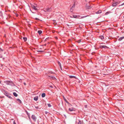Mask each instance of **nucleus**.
<instances>
[{
	"label": "nucleus",
	"instance_id": "obj_8",
	"mask_svg": "<svg viewBox=\"0 0 124 124\" xmlns=\"http://www.w3.org/2000/svg\"><path fill=\"white\" fill-rule=\"evenodd\" d=\"M69 110L70 111H72L73 110H75L74 108H70L69 109Z\"/></svg>",
	"mask_w": 124,
	"mask_h": 124
},
{
	"label": "nucleus",
	"instance_id": "obj_20",
	"mask_svg": "<svg viewBox=\"0 0 124 124\" xmlns=\"http://www.w3.org/2000/svg\"><path fill=\"white\" fill-rule=\"evenodd\" d=\"M73 7H72L71 9H70V11L71 12H72V11H73Z\"/></svg>",
	"mask_w": 124,
	"mask_h": 124
},
{
	"label": "nucleus",
	"instance_id": "obj_15",
	"mask_svg": "<svg viewBox=\"0 0 124 124\" xmlns=\"http://www.w3.org/2000/svg\"><path fill=\"white\" fill-rule=\"evenodd\" d=\"M23 39L25 41H26L27 40V38L26 37H23Z\"/></svg>",
	"mask_w": 124,
	"mask_h": 124
},
{
	"label": "nucleus",
	"instance_id": "obj_16",
	"mask_svg": "<svg viewBox=\"0 0 124 124\" xmlns=\"http://www.w3.org/2000/svg\"><path fill=\"white\" fill-rule=\"evenodd\" d=\"M50 8H46V10L47 11H50Z\"/></svg>",
	"mask_w": 124,
	"mask_h": 124
},
{
	"label": "nucleus",
	"instance_id": "obj_1",
	"mask_svg": "<svg viewBox=\"0 0 124 124\" xmlns=\"http://www.w3.org/2000/svg\"><path fill=\"white\" fill-rule=\"evenodd\" d=\"M5 82L8 85H11L13 84L12 82L10 81H6Z\"/></svg>",
	"mask_w": 124,
	"mask_h": 124
},
{
	"label": "nucleus",
	"instance_id": "obj_41",
	"mask_svg": "<svg viewBox=\"0 0 124 124\" xmlns=\"http://www.w3.org/2000/svg\"><path fill=\"white\" fill-rule=\"evenodd\" d=\"M86 17V16H84V17Z\"/></svg>",
	"mask_w": 124,
	"mask_h": 124
},
{
	"label": "nucleus",
	"instance_id": "obj_42",
	"mask_svg": "<svg viewBox=\"0 0 124 124\" xmlns=\"http://www.w3.org/2000/svg\"><path fill=\"white\" fill-rule=\"evenodd\" d=\"M45 46H46V44H45Z\"/></svg>",
	"mask_w": 124,
	"mask_h": 124
},
{
	"label": "nucleus",
	"instance_id": "obj_3",
	"mask_svg": "<svg viewBox=\"0 0 124 124\" xmlns=\"http://www.w3.org/2000/svg\"><path fill=\"white\" fill-rule=\"evenodd\" d=\"M31 7L32 8L35 10H37L38 9V7L37 6H36V5H31Z\"/></svg>",
	"mask_w": 124,
	"mask_h": 124
},
{
	"label": "nucleus",
	"instance_id": "obj_33",
	"mask_svg": "<svg viewBox=\"0 0 124 124\" xmlns=\"http://www.w3.org/2000/svg\"><path fill=\"white\" fill-rule=\"evenodd\" d=\"M78 43H79L80 42V40H79L78 41Z\"/></svg>",
	"mask_w": 124,
	"mask_h": 124
},
{
	"label": "nucleus",
	"instance_id": "obj_34",
	"mask_svg": "<svg viewBox=\"0 0 124 124\" xmlns=\"http://www.w3.org/2000/svg\"><path fill=\"white\" fill-rule=\"evenodd\" d=\"M23 84H24V85H26V84L25 83V82H24L23 83Z\"/></svg>",
	"mask_w": 124,
	"mask_h": 124
},
{
	"label": "nucleus",
	"instance_id": "obj_12",
	"mask_svg": "<svg viewBox=\"0 0 124 124\" xmlns=\"http://www.w3.org/2000/svg\"><path fill=\"white\" fill-rule=\"evenodd\" d=\"M6 95L10 99H11V97L9 95H8V94L6 93Z\"/></svg>",
	"mask_w": 124,
	"mask_h": 124
},
{
	"label": "nucleus",
	"instance_id": "obj_18",
	"mask_svg": "<svg viewBox=\"0 0 124 124\" xmlns=\"http://www.w3.org/2000/svg\"><path fill=\"white\" fill-rule=\"evenodd\" d=\"M71 17L72 18H76L77 17V16L76 15H73L72 16V17Z\"/></svg>",
	"mask_w": 124,
	"mask_h": 124
},
{
	"label": "nucleus",
	"instance_id": "obj_10",
	"mask_svg": "<svg viewBox=\"0 0 124 124\" xmlns=\"http://www.w3.org/2000/svg\"><path fill=\"white\" fill-rule=\"evenodd\" d=\"M101 10H99L96 13V14H99L101 13Z\"/></svg>",
	"mask_w": 124,
	"mask_h": 124
},
{
	"label": "nucleus",
	"instance_id": "obj_38",
	"mask_svg": "<svg viewBox=\"0 0 124 124\" xmlns=\"http://www.w3.org/2000/svg\"><path fill=\"white\" fill-rule=\"evenodd\" d=\"M116 10H119V9H118V8L117 9H116Z\"/></svg>",
	"mask_w": 124,
	"mask_h": 124
},
{
	"label": "nucleus",
	"instance_id": "obj_9",
	"mask_svg": "<svg viewBox=\"0 0 124 124\" xmlns=\"http://www.w3.org/2000/svg\"><path fill=\"white\" fill-rule=\"evenodd\" d=\"M124 37H123L121 38H120L119 39H118V40L119 41H121L123 39H124Z\"/></svg>",
	"mask_w": 124,
	"mask_h": 124
},
{
	"label": "nucleus",
	"instance_id": "obj_17",
	"mask_svg": "<svg viewBox=\"0 0 124 124\" xmlns=\"http://www.w3.org/2000/svg\"><path fill=\"white\" fill-rule=\"evenodd\" d=\"M70 78H76L74 76H70Z\"/></svg>",
	"mask_w": 124,
	"mask_h": 124
},
{
	"label": "nucleus",
	"instance_id": "obj_39",
	"mask_svg": "<svg viewBox=\"0 0 124 124\" xmlns=\"http://www.w3.org/2000/svg\"><path fill=\"white\" fill-rule=\"evenodd\" d=\"M18 15H16V16H18Z\"/></svg>",
	"mask_w": 124,
	"mask_h": 124
},
{
	"label": "nucleus",
	"instance_id": "obj_43",
	"mask_svg": "<svg viewBox=\"0 0 124 124\" xmlns=\"http://www.w3.org/2000/svg\"><path fill=\"white\" fill-rule=\"evenodd\" d=\"M60 17H61V16H60Z\"/></svg>",
	"mask_w": 124,
	"mask_h": 124
},
{
	"label": "nucleus",
	"instance_id": "obj_2",
	"mask_svg": "<svg viewBox=\"0 0 124 124\" xmlns=\"http://www.w3.org/2000/svg\"><path fill=\"white\" fill-rule=\"evenodd\" d=\"M31 118L34 121H36L37 119V118L36 116L34 115H32L31 116Z\"/></svg>",
	"mask_w": 124,
	"mask_h": 124
},
{
	"label": "nucleus",
	"instance_id": "obj_37",
	"mask_svg": "<svg viewBox=\"0 0 124 124\" xmlns=\"http://www.w3.org/2000/svg\"><path fill=\"white\" fill-rule=\"evenodd\" d=\"M124 5V3H123V4H122L121 5Z\"/></svg>",
	"mask_w": 124,
	"mask_h": 124
},
{
	"label": "nucleus",
	"instance_id": "obj_29",
	"mask_svg": "<svg viewBox=\"0 0 124 124\" xmlns=\"http://www.w3.org/2000/svg\"><path fill=\"white\" fill-rule=\"evenodd\" d=\"M35 108L37 109H38L39 108L38 107H35Z\"/></svg>",
	"mask_w": 124,
	"mask_h": 124
},
{
	"label": "nucleus",
	"instance_id": "obj_14",
	"mask_svg": "<svg viewBox=\"0 0 124 124\" xmlns=\"http://www.w3.org/2000/svg\"><path fill=\"white\" fill-rule=\"evenodd\" d=\"M38 33L39 34H40L42 33V31H38Z\"/></svg>",
	"mask_w": 124,
	"mask_h": 124
},
{
	"label": "nucleus",
	"instance_id": "obj_36",
	"mask_svg": "<svg viewBox=\"0 0 124 124\" xmlns=\"http://www.w3.org/2000/svg\"><path fill=\"white\" fill-rule=\"evenodd\" d=\"M85 108H87V105H86L85 106Z\"/></svg>",
	"mask_w": 124,
	"mask_h": 124
},
{
	"label": "nucleus",
	"instance_id": "obj_5",
	"mask_svg": "<svg viewBox=\"0 0 124 124\" xmlns=\"http://www.w3.org/2000/svg\"><path fill=\"white\" fill-rule=\"evenodd\" d=\"M100 48H108V47L106 46H100Z\"/></svg>",
	"mask_w": 124,
	"mask_h": 124
},
{
	"label": "nucleus",
	"instance_id": "obj_30",
	"mask_svg": "<svg viewBox=\"0 0 124 124\" xmlns=\"http://www.w3.org/2000/svg\"><path fill=\"white\" fill-rule=\"evenodd\" d=\"M60 66V68L62 70V67H61V66Z\"/></svg>",
	"mask_w": 124,
	"mask_h": 124
},
{
	"label": "nucleus",
	"instance_id": "obj_7",
	"mask_svg": "<svg viewBox=\"0 0 124 124\" xmlns=\"http://www.w3.org/2000/svg\"><path fill=\"white\" fill-rule=\"evenodd\" d=\"M50 78L52 79H53L54 80H56V78L54 76L51 77H50Z\"/></svg>",
	"mask_w": 124,
	"mask_h": 124
},
{
	"label": "nucleus",
	"instance_id": "obj_13",
	"mask_svg": "<svg viewBox=\"0 0 124 124\" xmlns=\"http://www.w3.org/2000/svg\"><path fill=\"white\" fill-rule=\"evenodd\" d=\"M45 94L44 93H43L42 94V97H44L45 96Z\"/></svg>",
	"mask_w": 124,
	"mask_h": 124
},
{
	"label": "nucleus",
	"instance_id": "obj_11",
	"mask_svg": "<svg viewBox=\"0 0 124 124\" xmlns=\"http://www.w3.org/2000/svg\"><path fill=\"white\" fill-rule=\"evenodd\" d=\"M15 97H17L18 96L17 94L15 92L13 93Z\"/></svg>",
	"mask_w": 124,
	"mask_h": 124
},
{
	"label": "nucleus",
	"instance_id": "obj_6",
	"mask_svg": "<svg viewBox=\"0 0 124 124\" xmlns=\"http://www.w3.org/2000/svg\"><path fill=\"white\" fill-rule=\"evenodd\" d=\"M38 96H36L34 98V100L36 101H37L38 100Z\"/></svg>",
	"mask_w": 124,
	"mask_h": 124
},
{
	"label": "nucleus",
	"instance_id": "obj_26",
	"mask_svg": "<svg viewBox=\"0 0 124 124\" xmlns=\"http://www.w3.org/2000/svg\"><path fill=\"white\" fill-rule=\"evenodd\" d=\"M78 124H81V121L80 120H79V122H78Z\"/></svg>",
	"mask_w": 124,
	"mask_h": 124
},
{
	"label": "nucleus",
	"instance_id": "obj_24",
	"mask_svg": "<svg viewBox=\"0 0 124 124\" xmlns=\"http://www.w3.org/2000/svg\"><path fill=\"white\" fill-rule=\"evenodd\" d=\"M63 98L64 99V100L67 103H68V101H67L66 100V99H65L64 97H63Z\"/></svg>",
	"mask_w": 124,
	"mask_h": 124
},
{
	"label": "nucleus",
	"instance_id": "obj_21",
	"mask_svg": "<svg viewBox=\"0 0 124 124\" xmlns=\"http://www.w3.org/2000/svg\"><path fill=\"white\" fill-rule=\"evenodd\" d=\"M110 13V12H107L105 13V15H108V14Z\"/></svg>",
	"mask_w": 124,
	"mask_h": 124
},
{
	"label": "nucleus",
	"instance_id": "obj_35",
	"mask_svg": "<svg viewBox=\"0 0 124 124\" xmlns=\"http://www.w3.org/2000/svg\"><path fill=\"white\" fill-rule=\"evenodd\" d=\"M0 52H1V51H3V50H2V49H1V48H0Z\"/></svg>",
	"mask_w": 124,
	"mask_h": 124
},
{
	"label": "nucleus",
	"instance_id": "obj_27",
	"mask_svg": "<svg viewBox=\"0 0 124 124\" xmlns=\"http://www.w3.org/2000/svg\"><path fill=\"white\" fill-rule=\"evenodd\" d=\"M58 63L59 66H61V64L59 62H58Z\"/></svg>",
	"mask_w": 124,
	"mask_h": 124
},
{
	"label": "nucleus",
	"instance_id": "obj_19",
	"mask_svg": "<svg viewBox=\"0 0 124 124\" xmlns=\"http://www.w3.org/2000/svg\"><path fill=\"white\" fill-rule=\"evenodd\" d=\"M17 101L19 102L20 103H21V101L19 99H17Z\"/></svg>",
	"mask_w": 124,
	"mask_h": 124
},
{
	"label": "nucleus",
	"instance_id": "obj_23",
	"mask_svg": "<svg viewBox=\"0 0 124 124\" xmlns=\"http://www.w3.org/2000/svg\"><path fill=\"white\" fill-rule=\"evenodd\" d=\"M37 52H43L44 51H41V50H38L37 51Z\"/></svg>",
	"mask_w": 124,
	"mask_h": 124
},
{
	"label": "nucleus",
	"instance_id": "obj_25",
	"mask_svg": "<svg viewBox=\"0 0 124 124\" xmlns=\"http://www.w3.org/2000/svg\"><path fill=\"white\" fill-rule=\"evenodd\" d=\"M47 105L48 107H50L51 106V105L50 103H48L47 104Z\"/></svg>",
	"mask_w": 124,
	"mask_h": 124
},
{
	"label": "nucleus",
	"instance_id": "obj_44",
	"mask_svg": "<svg viewBox=\"0 0 124 124\" xmlns=\"http://www.w3.org/2000/svg\"><path fill=\"white\" fill-rule=\"evenodd\" d=\"M123 17H124V16Z\"/></svg>",
	"mask_w": 124,
	"mask_h": 124
},
{
	"label": "nucleus",
	"instance_id": "obj_40",
	"mask_svg": "<svg viewBox=\"0 0 124 124\" xmlns=\"http://www.w3.org/2000/svg\"><path fill=\"white\" fill-rule=\"evenodd\" d=\"M93 54V53H92V54Z\"/></svg>",
	"mask_w": 124,
	"mask_h": 124
},
{
	"label": "nucleus",
	"instance_id": "obj_28",
	"mask_svg": "<svg viewBox=\"0 0 124 124\" xmlns=\"http://www.w3.org/2000/svg\"><path fill=\"white\" fill-rule=\"evenodd\" d=\"M48 113V112L47 111H46L45 112V113L46 114Z\"/></svg>",
	"mask_w": 124,
	"mask_h": 124
},
{
	"label": "nucleus",
	"instance_id": "obj_22",
	"mask_svg": "<svg viewBox=\"0 0 124 124\" xmlns=\"http://www.w3.org/2000/svg\"><path fill=\"white\" fill-rule=\"evenodd\" d=\"M100 38L101 39H104V37L103 36H101L100 37Z\"/></svg>",
	"mask_w": 124,
	"mask_h": 124
},
{
	"label": "nucleus",
	"instance_id": "obj_32",
	"mask_svg": "<svg viewBox=\"0 0 124 124\" xmlns=\"http://www.w3.org/2000/svg\"><path fill=\"white\" fill-rule=\"evenodd\" d=\"M13 124H16L15 121L13 122Z\"/></svg>",
	"mask_w": 124,
	"mask_h": 124
},
{
	"label": "nucleus",
	"instance_id": "obj_31",
	"mask_svg": "<svg viewBox=\"0 0 124 124\" xmlns=\"http://www.w3.org/2000/svg\"><path fill=\"white\" fill-rule=\"evenodd\" d=\"M35 19L37 20H39V19L37 18H36Z\"/></svg>",
	"mask_w": 124,
	"mask_h": 124
},
{
	"label": "nucleus",
	"instance_id": "obj_4",
	"mask_svg": "<svg viewBox=\"0 0 124 124\" xmlns=\"http://www.w3.org/2000/svg\"><path fill=\"white\" fill-rule=\"evenodd\" d=\"M120 2H115L114 3H113L112 5V6L113 7H115Z\"/></svg>",
	"mask_w": 124,
	"mask_h": 124
}]
</instances>
